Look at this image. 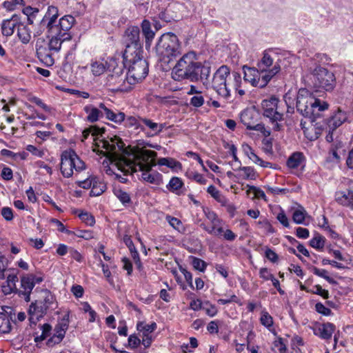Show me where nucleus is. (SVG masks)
Instances as JSON below:
<instances>
[{
    "label": "nucleus",
    "instance_id": "f257e3e1",
    "mask_svg": "<svg viewBox=\"0 0 353 353\" xmlns=\"http://www.w3.org/2000/svg\"><path fill=\"white\" fill-rule=\"evenodd\" d=\"M141 143H138L133 148L125 147V143L119 137L114 136L108 140L102 139L99 146L105 150V155L112 166L123 173L124 175L132 174L138 171L142 172L141 178L151 184H158L155 175L150 173L152 167L156 165L154 158L157 154L152 150H144L148 146L154 148L152 144L146 143L141 148Z\"/></svg>",
    "mask_w": 353,
    "mask_h": 353
},
{
    "label": "nucleus",
    "instance_id": "f03ea898",
    "mask_svg": "<svg viewBox=\"0 0 353 353\" xmlns=\"http://www.w3.org/2000/svg\"><path fill=\"white\" fill-rule=\"evenodd\" d=\"M211 68L199 61L195 52L185 54L176 63L172 70V77L175 81L190 80L191 82L201 81L208 87L210 85Z\"/></svg>",
    "mask_w": 353,
    "mask_h": 353
},
{
    "label": "nucleus",
    "instance_id": "7ed1b4c3",
    "mask_svg": "<svg viewBox=\"0 0 353 353\" xmlns=\"http://www.w3.org/2000/svg\"><path fill=\"white\" fill-rule=\"evenodd\" d=\"M143 53L136 52L132 48H128L123 54L124 67L128 68V83L134 85L144 79L148 74V63L143 59Z\"/></svg>",
    "mask_w": 353,
    "mask_h": 353
},
{
    "label": "nucleus",
    "instance_id": "20e7f679",
    "mask_svg": "<svg viewBox=\"0 0 353 353\" xmlns=\"http://www.w3.org/2000/svg\"><path fill=\"white\" fill-rule=\"evenodd\" d=\"M47 37L49 38L48 46L39 44L37 41L36 44V51L37 57L43 62L46 66H52L54 63V60L52 58L51 52H58L61 50V44L65 41V37L59 34L57 30L47 29Z\"/></svg>",
    "mask_w": 353,
    "mask_h": 353
},
{
    "label": "nucleus",
    "instance_id": "39448f33",
    "mask_svg": "<svg viewBox=\"0 0 353 353\" xmlns=\"http://www.w3.org/2000/svg\"><path fill=\"white\" fill-rule=\"evenodd\" d=\"M41 298L32 302L28 309L29 321L30 324L36 325L43 318L49 310H54L57 303L54 296L48 290L41 291Z\"/></svg>",
    "mask_w": 353,
    "mask_h": 353
},
{
    "label": "nucleus",
    "instance_id": "423d86ee",
    "mask_svg": "<svg viewBox=\"0 0 353 353\" xmlns=\"http://www.w3.org/2000/svg\"><path fill=\"white\" fill-rule=\"evenodd\" d=\"M108 68L111 74L106 78V84L113 90L127 92L131 89V85L128 83V74L123 73L124 65L123 63H118L115 59L111 58L108 63Z\"/></svg>",
    "mask_w": 353,
    "mask_h": 353
},
{
    "label": "nucleus",
    "instance_id": "0eeeda50",
    "mask_svg": "<svg viewBox=\"0 0 353 353\" xmlns=\"http://www.w3.org/2000/svg\"><path fill=\"white\" fill-rule=\"evenodd\" d=\"M328 103L325 101L316 99L306 90H300L296 98V109L303 117H311L314 110L318 108L319 110H325L328 108Z\"/></svg>",
    "mask_w": 353,
    "mask_h": 353
},
{
    "label": "nucleus",
    "instance_id": "6e6552de",
    "mask_svg": "<svg viewBox=\"0 0 353 353\" xmlns=\"http://www.w3.org/2000/svg\"><path fill=\"white\" fill-rule=\"evenodd\" d=\"M261 105L263 110V116L268 118L274 124V129L280 130V125L278 121L283 120V113L286 103L281 102L276 97H271L270 99L262 101Z\"/></svg>",
    "mask_w": 353,
    "mask_h": 353
},
{
    "label": "nucleus",
    "instance_id": "1a4fd4ad",
    "mask_svg": "<svg viewBox=\"0 0 353 353\" xmlns=\"http://www.w3.org/2000/svg\"><path fill=\"white\" fill-rule=\"evenodd\" d=\"M156 50L157 54L162 59H168V62H170L172 57H175L181 54L179 39L172 32L163 34L160 37Z\"/></svg>",
    "mask_w": 353,
    "mask_h": 353
},
{
    "label": "nucleus",
    "instance_id": "9d476101",
    "mask_svg": "<svg viewBox=\"0 0 353 353\" xmlns=\"http://www.w3.org/2000/svg\"><path fill=\"white\" fill-rule=\"evenodd\" d=\"M230 68L227 65H221L214 74L212 81L206 87L211 86L221 97L228 99L230 96V83H228V77L230 75Z\"/></svg>",
    "mask_w": 353,
    "mask_h": 353
},
{
    "label": "nucleus",
    "instance_id": "9b49d317",
    "mask_svg": "<svg viewBox=\"0 0 353 353\" xmlns=\"http://www.w3.org/2000/svg\"><path fill=\"white\" fill-rule=\"evenodd\" d=\"M314 85L327 92L332 91L336 86L334 74L328 69L317 66L312 72Z\"/></svg>",
    "mask_w": 353,
    "mask_h": 353
},
{
    "label": "nucleus",
    "instance_id": "f8f14e48",
    "mask_svg": "<svg viewBox=\"0 0 353 353\" xmlns=\"http://www.w3.org/2000/svg\"><path fill=\"white\" fill-rule=\"evenodd\" d=\"M125 49L132 48L136 52L143 53L142 46L140 40V30L137 26H130L125 31Z\"/></svg>",
    "mask_w": 353,
    "mask_h": 353
},
{
    "label": "nucleus",
    "instance_id": "ddd939ff",
    "mask_svg": "<svg viewBox=\"0 0 353 353\" xmlns=\"http://www.w3.org/2000/svg\"><path fill=\"white\" fill-rule=\"evenodd\" d=\"M258 117L259 114L252 110H245L240 115L241 121L247 129L263 132L265 128L263 124L257 123Z\"/></svg>",
    "mask_w": 353,
    "mask_h": 353
},
{
    "label": "nucleus",
    "instance_id": "4468645a",
    "mask_svg": "<svg viewBox=\"0 0 353 353\" xmlns=\"http://www.w3.org/2000/svg\"><path fill=\"white\" fill-rule=\"evenodd\" d=\"M280 70V65L277 63L270 70L260 69L258 68V75L254 86L260 88H265L272 78L279 73Z\"/></svg>",
    "mask_w": 353,
    "mask_h": 353
},
{
    "label": "nucleus",
    "instance_id": "2eb2a0df",
    "mask_svg": "<svg viewBox=\"0 0 353 353\" xmlns=\"http://www.w3.org/2000/svg\"><path fill=\"white\" fill-rule=\"evenodd\" d=\"M74 22L75 19L72 15H65L59 19L58 24L55 23L50 29L54 28L59 34L65 37V39H71L72 35L70 30Z\"/></svg>",
    "mask_w": 353,
    "mask_h": 353
},
{
    "label": "nucleus",
    "instance_id": "dca6fc26",
    "mask_svg": "<svg viewBox=\"0 0 353 353\" xmlns=\"http://www.w3.org/2000/svg\"><path fill=\"white\" fill-rule=\"evenodd\" d=\"M182 8V4L179 3H170L163 11L159 13V18L167 23L178 21L181 18L180 12Z\"/></svg>",
    "mask_w": 353,
    "mask_h": 353
},
{
    "label": "nucleus",
    "instance_id": "f3484780",
    "mask_svg": "<svg viewBox=\"0 0 353 353\" xmlns=\"http://www.w3.org/2000/svg\"><path fill=\"white\" fill-rule=\"evenodd\" d=\"M74 151L73 150H65L61 157V172L64 177L69 178L73 174Z\"/></svg>",
    "mask_w": 353,
    "mask_h": 353
},
{
    "label": "nucleus",
    "instance_id": "a211bd4d",
    "mask_svg": "<svg viewBox=\"0 0 353 353\" xmlns=\"http://www.w3.org/2000/svg\"><path fill=\"white\" fill-rule=\"evenodd\" d=\"M157 324L153 322L151 324H145L143 322H139L137 325V329L141 333V342L145 347L148 348L151 345L152 342V333L156 330Z\"/></svg>",
    "mask_w": 353,
    "mask_h": 353
},
{
    "label": "nucleus",
    "instance_id": "6ab92c4d",
    "mask_svg": "<svg viewBox=\"0 0 353 353\" xmlns=\"http://www.w3.org/2000/svg\"><path fill=\"white\" fill-rule=\"evenodd\" d=\"M34 285L32 281V279L29 274L24 275L21 277V288L19 290V295L23 298L26 302L30 301V294Z\"/></svg>",
    "mask_w": 353,
    "mask_h": 353
},
{
    "label": "nucleus",
    "instance_id": "aec40b11",
    "mask_svg": "<svg viewBox=\"0 0 353 353\" xmlns=\"http://www.w3.org/2000/svg\"><path fill=\"white\" fill-rule=\"evenodd\" d=\"M59 16L58 8L56 6H50L40 23L41 28L50 29L56 23Z\"/></svg>",
    "mask_w": 353,
    "mask_h": 353
},
{
    "label": "nucleus",
    "instance_id": "412c9836",
    "mask_svg": "<svg viewBox=\"0 0 353 353\" xmlns=\"http://www.w3.org/2000/svg\"><path fill=\"white\" fill-rule=\"evenodd\" d=\"M347 119V116L346 112L342 111L341 109H338V110L327 120V127L332 131H334Z\"/></svg>",
    "mask_w": 353,
    "mask_h": 353
},
{
    "label": "nucleus",
    "instance_id": "4be33fe9",
    "mask_svg": "<svg viewBox=\"0 0 353 353\" xmlns=\"http://www.w3.org/2000/svg\"><path fill=\"white\" fill-rule=\"evenodd\" d=\"M99 108L103 110L105 118L117 124H120L125 120V114L122 112H114L108 108L103 103H99Z\"/></svg>",
    "mask_w": 353,
    "mask_h": 353
},
{
    "label": "nucleus",
    "instance_id": "5701e85b",
    "mask_svg": "<svg viewBox=\"0 0 353 353\" xmlns=\"http://www.w3.org/2000/svg\"><path fill=\"white\" fill-rule=\"evenodd\" d=\"M87 114L86 121L90 123L97 122L100 118L104 116L103 110L99 107L96 108L92 105H87L83 108Z\"/></svg>",
    "mask_w": 353,
    "mask_h": 353
},
{
    "label": "nucleus",
    "instance_id": "b1692460",
    "mask_svg": "<svg viewBox=\"0 0 353 353\" xmlns=\"http://www.w3.org/2000/svg\"><path fill=\"white\" fill-rule=\"evenodd\" d=\"M335 328V325L332 323H323L314 330V334L323 339L328 340L331 339Z\"/></svg>",
    "mask_w": 353,
    "mask_h": 353
},
{
    "label": "nucleus",
    "instance_id": "393cba45",
    "mask_svg": "<svg viewBox=\"0 0 353 353\" xmlns=\"http://www.w3.org/2000/svg\"><path fill=\"white\" fill-rule=\"evenodd\" d=\"M141 27L142 34L145 41V47L150 48L154 37L155 32L152 30L151 23L147 19H144L142 21Z\"/></svg>",
    "mask_w": 353,
    "mask_h": 353
},
{
    "label": "nucleus",
    "instance_id": "a878e982",
    "mask_svg": "<svg viewBox=\"0 0 353 353\" xmlns=\"http://www.w3.org/2000/svg\"><path fill=\"white\" fill-rule=\"evenodd\" d=\"M18 16L14 14L10 19L4 20L1 25L2 34L8 37L13 34L14 28L18 23Z\"/></svg>",
    "mask_w": 353,
    "mask_h": 353
},
{
    "label": "nucleus",
    "instance_id": "bb28decb",
    "mask_svg": "<svg viewBox=\"0 0 353 353\" xmlns=\"http://www.w3.org/2000/svg\"><path fill=\"white\" fill-rule=\"evenodd\" d=\"M244 72V80L250 82L252 85L254 86L256 77L258 75V68H250L247 65L243 67Z\"/></svg>",
    "mask_w": 353,
    "mask_h": 353
},
{
    "label": "nucleus",
    "instance_id": "cd10ccee",
    "mask_svg": "<svg viewBox=\"0 0 353 353\" xmlns=\"http://www.w3.org/2000/svg\"><path fill=\"white\" fill-rule=\"evenodd\" d=\"M69 326V313L65 314L57 323L54 327V332L60 336H65V332Z\"/></svg>",
    "mask_w": 353,
    "mask_h": 353
},
{
    "label": "nucleus",
    "instance_id": "c85d7f7f",
    "mask_svg": "<svg viewBox=\"0 0 353 353\" xmlns=\"http://www.w3.org/2000/svg\"><path fill=\"white\" fill-rule=\"evenodd\" d=\"M303 159L304 157L301 152H294L288 158L287 165L290 168H296L301 165Z\"/></svg>",
    "mask_w": 353,
    "mask_h": 353
},
{
    "label": "nucleus",
    "instance_id": "c756f323",
    "mask_svg": "<svg viewBox=\"0 0 353 353\" xmlns=\"http://www.w3.org/2000/svg\"><path fill=\"white\" fill-rule=\"evenodd\" d=\"M17 34L21 42L25 44L28 43L31 39V35L28 28H27L23 24H18Z\"/></svg>",
    "mask_w": 353,
    "mask_h": 353
},
{
    "label": "nucleus",
    "instance_id": "7c9ffc66",
    "mask_svg": "<svg viewBox=\"0 0 353 353\" xmlns=\"http://www.w3.org/2000/svg\"><path fill=\"white\" fill-rule=\"evenodd\" d=\"M140 121L141 123L145 124L150 130H151L154 134H159L164 128V124L162 123H157L155 122H153L152 120L147 119V118H140Z\"/></svg>",
    "mask_w": 353,
    "mask_h": 353
},
{
    "label": "nucleus",
    "instance_id": "2f4dec72",
    "mask_svg": "<svg viewBox=\"0 0 353 353\" xmlns=\"http://www.w3.org/2000/svg\"><path fill=\"white\" fill-rule=\"evenodd\" d=\"M106 189L104 183L100 181L97 178L94 179V183L90 190V195L91 196H97L101 195Z\"/></svg>",
    "mask_w": 353,
    "mask_h": 353
},
{
    "label": "nucleus",
    "instance_id": "473e14b6",
    "mask_svg": "<svg viewBox=\"0 0 353 353\" xmlns=\"http://www.w3.org/2000/svg\"><path fill=\"white\" fill-rule=\"evenodd\" d=\"M159 165H165L173 170H180L182 168L181 163L172 158H160L158 160Z\"/></svg>",
    "mask_w": 353,
    "mask_h": 353
},
{
    "label": "nucleus",
    "instance_id": "72a5a7b5",
    "mask_svg": "<svg viewBox=\"0 0 353 353\" xmlns=\"http://www.w3.org/2000/svg\"><path fill=\"white\" fill-rule=\"evenodd\" d=\"M238 171H241L243 172V174H239L238 176L239 177H241L243 179H251L254 180L256 178V172H255L254 169L252 167L246 166V167H241L239 166V168L237 170Z\"/></svg>",
    "mask_w": 353,
    "mask_h": 353
},
{
    "label": "nucleus",
    "instance_id": "f704fd0d",
    "mask_svg": "<svg viewBox=\"0 0 353 353\" xmlns=\"http://www.w3.org/2000/svg\"><path fill=\"white\" fill-rule=\"evenodd\" d=\"M336 200L341 204L353 209V191L348 190L347 193H343L341 196H338Z\"/></svg>",
    "mask_w": 353,
    "mask_h": 353
},
{
    "label": "nucleus",
    "instance_id": "c9c22d12",
    "mask_svg": "<svg viewBox=\"0 0 353 353\" xmlns=\"http://www.w3.org/2000/svg\"><path fill=\"white\" fill-rule=\"evenodd\" d=\"M318 124L317 123L315 125H313L310 128H307L304 130V134L306 138L310 141L316 140L321 134L322 128L316 127L315 125Z\"/></svg>",
    "mask_w": 353,
    "mask_h": 353
},
{
    "label": "nucleus",
    "instance_id": "e433bc0d",
    "mask_svg": "<svg viewBox=\"0 0 353 353\" xmlns=\"http://www.w3.org/2000/svg\"><path fill=\"white\" fill-rule=\"evenodd\" d=\"M141 117H128V118H125L124 124L126 128H132L134 130L140 129L141 130H144L143 127L141 125V121H140Z\"/></svg>",
    "mask_w": 353,
    "mask_h": 353
},
{
    "label": "nucleus",
    "instance_id": "4c0bfd02",
    "mask_svg": "<svg viewBox=\"0 0 353 353\" xmlns=\"http://www.w3.org/2000/svg\"><path fill=\"white\" fill-rule=\"evenodd\" d=\"M114 192L117 198L123 205L128 206L132 203L130 196L128 192L121 189H115Z\"/></svg>",
    "mask_w": 353,
    "mask_h": 353
},
{
    "label": "nucleus",
    "instance_id": "58836bf2",
    "mask_svg": "<svg viewBox=\"0 0 353 353\" xmlns=\"http://www.w3.org/2000/svg\"><path fill=\"white\" fill-rule=\"evenodd\" d=\"M207 192L213 197L216 201L225 204L226 203L225 197L218 190L215 186L211 185L208 188Z\"/></svg>",
    "mask_w": 353,
    "mask_h": 353
},
{
    "label": "nucleus",
    "instance_id": "ea45409f",
    "mask_svg": "<svg viewBox=\"0 0 353 353\" xmlns=\"http://www.w3.org/2000/svg\"><path fill=\"white\" fill-rule=\"evenodd\" d=\"M273 64V59L268 51H265L261 60L258 63L257 68L260 69L270 70Z\"/></svg>",
    "mask_w": 353,
    "mask_h": 353
},
{
    "label": "nucleus",
    "instance_id": "a19ab883",
    "mask_svg": "<svg viewBox=\"0 0 353 353\" xmlns=\"http://www.w3.org/2000/svg\"><path fill=\"white\" fill-rule=\"evenodd\" d=\"M11 330V323L9 317L0 312V332L8 333Z\"/></svg>",
    "mask_w": 353,
    "mask_h": 353
},
{
    "label": "nucleus",
    "instance_id": "79ce46f5",
    "mask_svg": "<svg viewBox=\"0 0 353 353\" xmlns=\"http://www.w3.org/2000/svg\"><path fill=\"white\" fill-rule=\"evenodd\" d=\"M325 239L324 236L319 234H316L310 241V245L316 250H322L325 246Z\"/></svg>",
    "mask_w": 353,
    "mask_h": 353
},
{
    "label": "nucleus",
    "instance_id": "37998d69",
    "mask_svg": "<svg viewBox=\"0 0 353 353\" xmlns=\"http://www.w3.org/2000/svg\"><path fill=\"white\" fill-rule=\"evenodd\" d=\"M183 183L179 177H172L167 185L168 189L173 192L178 193V191L182 188Z\"/></svg>",
    "mask_w": 353,
    "mask_h": 353
},
{
    "label": "nucleus",
    "instance_id": "c03bdc74",
    "mask_svg": "<svg viewBox=\"0 0 353 353\" xmlns=\"http://www.w3.org/2000/svg\"><path fill=\"white\" fill-rule=\"evenodd\" d=\"M312 272L316 276L325 279L327 282L331 284L336 285L337 282L328 276V272L324 269H319L316 267L312 268Z\"/></svg>",
    "mask_w": 353,
    "mask_h": 353
},
{
    "label": "nucleus",
    "instance_id": "a18cd8bd",
    "mask_svg": "<svg viewBox=\"0 0 353 353\" xmlns=\"http://www.w3.org/2000/svg\"><path fill=\"white\" fill-rule=\"evenodd\" d=\"M103 132L104 130L92 125L83 131V137L84 139H86L90 134H92L93 136H97L99 134H101Z\"/></svg>",
    "mask_w": 353,
    "mask_h": 353
},
{
    "label": "nucleus",
    "instance_id": "49530a36",
    "mask_svg": "<svg viewBox=\"0 0 353 353\" xmlns=\"http://www.w3.org/2000/svg\"><path fill=\"white\" fill-rule=\"evenodd\" d=\"M91 70L94 76H99L105 71V66L103 63L94 62L91 65Z\"/></svg>",
    "mask_w": 353,
    "mask_h": 353
},
{
    "label": "nucleus",
    "instance_id": "de8ad7c7",
    "mask_svg": "<svg viewBox=\"0 0 353 353\" xmlns=\"http://www.w3.org/2000/svg\"><path fill=\"white\" fill-rule=\"evenodd\" d=\"M166 220L169 224L175 230L180 231L181 229L183 228L182 222L179 219L168 215L166 216Z\"/></svg>",
    "mask_w": 353,
    "mask_h": 353
},
{
    "label": "nucleus",
    "instance_id": "09e8293b",
    "mask_svg": "<svg viewBox=\"0 0 353 353\" xmlns=\"http://www.w3.org/2000/svg\"><path fill=\"white\" fill-rule=\"evenodd\" d=\"M261 323L266 327H270L273 325V319L267 312H263L260 319Z\"/></svg>",
    "mask_w": 353,
    "mask_h": 353
},
{
    "label": "nucleus",
    "instance_id": "8fccbe9b",
    "mask_svg": "<svg viewBox=\"0 0 353 353\" xmlns=\"http://www.w3.org/2000/svg\"><path fill=\"white\" fill-rule=\"evenodd\" d=\"M305 217V211L304 210H296L292 216L293 221L298 224L303 223Z\"/></svg>",
    "mask_w": 353,
    "mask_h": 353
},
{
    "label": "nucleus",
    "instance_id": "3c124183",
    "mask_svg": "<svg viewBox=\"0 0 353 353\" xmlns=\"http://www.w3.org/2000/svg\"><path fill=\"white\" fill-rule=\"evenodd\" d=\"M192 265L194 268L201 272H204L206 268V263L205 261L194 256L192 257Z\"/></svg>",
    "mask_w": 353,
    "mask_h": 353
},
{
    "label": "nucleus",
    "instance_id": "603ef678",
    "mask_svg": "<svg viewBox=\"0 0 353 353\" xmlns=\"http://www.w3.org/2000/svg\"><path fill=\"white\" fill-rule=\"evenodd\" d=\"M72 159H74V170L77 172H80L85 168V163L77 156L75 152Z\"/></svg>",
    "mask_w": 353,
    "mask_h": 353
},
{
    "label": "nucleus",
    "instance_id": "864d4df0",
    "mask_svg": "<svg viewBox=\"0 0 353 353\" xmlns=\"http://www.w3.org/2000/svg\"><path fill=\"white\" fill-rule=\"evenodd\" d=\"M248 187L249 188V190L247 191L248 193H249L250 191H252L255 198L263 199L264 200H266L265 194L262 190L254 185H248Z\"/></svg>",
    "mask_w": 353,
    "mask_h": 353
},
{
    "label": "nucleus",
    "instance_id": "5fc2aeb1",
    "mask_svg": "<svg viewBox=\"0 0 353 353\" xmlns=\"http://www.w3.org/2000/svg\"><path fill=\"white\" fill-rule=\"evenodd\" d=\"M79 218L85 223L88 225H93L95 223V220L93 216L88 212H81L79 214Z\"/></svg>",
    "mask_w": 353,
    "mask_h": 353
},
{
    "label": "nucleus",
    "instance_id": "6e6d98bb",
    "mask_svg": "<svg viewBox=\"0 0 353 353\" xmlns=\"http://www.w3.org/2000/svg\"><path fill=\"white\" fill-rule=\"evenodd\" d=\"M6 259L3 255L0 254V280H3L6 278Z\"/></svg>",
    "mask_w": 353,
    "mask_h": 353
},
{
    "label": "nucleus",
    "instance_id": "4d7b16f0",
    "mask_svg": "<svg viewBox=\"0 0 353 353\" xmlns=\"http://www.w3.org/2000/svg\"><path fill=\"white\" fill-rule=\"evenodd\" d=\"M190 104L196 108L202 106L204 103V98L199 94L195 95L190 99Z\"/></svg>",
    "mask_w": 353,
    "mask_h": 353
},
{
    "label": "nucleus",
    "instance_id": "13d9d810",
    "mask_svg": "<svg viewBox=\"0 0 353 353\" xmlns=\"http://www.w3.org/2000/svg\"><path fill=\"white\" fill-rule=\"evenodd\" d=\"M142 343L141 340L134 334L130 335L128 338V346L132 349L137 348Z\"/></svg>",
    "mask_w": 353,
    "mask_h": 353
},
{
    "label": "nucleus",
    "instance_id": "bf43d9fd",
    "mask_svg": "<svg viewBox=\"0 0 353 353\" xmlns=\"http://www.w3.org/2000/svg\"><path fill=\"white\" fill-rule=\"evenodd\" d=\"M315 308H316V310L323 314V315H325V316H330L331 314H332V310L325 307L323 303H317L316 305H315Z\"/></svg>",
    "mask_w": 353,
    "mask_h": 353
},
{
    "label": "nucleus",
    "instance_id": "052dcab7",
    "mask_svg": "<svg viewBox=\"0 0 353 353\" xmlns=\"http://www.w3.org/2000/svg\"><path fill=\"white\" fill-rule=\"evenodd\" d=\"M96 177L88 178L83 181H79L77 182V183L79 187H81L83 189H89V188L92 189V186L94 183V179Z\"/></svg>",
    "mask_w": 353,
    "mask_h": 353
},
{
    "label": "nucleus",
    "instance_id": "680f3d73",
    "mask_svg": "<svg viewBox=\"0 0 353 353\" xmlns=\"http://www.w3.org/2000/svg\"><path fill=\"white\" fill-rule=\"evenodd\" d=\"M1 215L6 221H12L13 219V212L10 208L3 207L1 209Z\"/></svg>",
    "mask_w": 353,
    "mask_h": 353
},
{
    "label": "nucleus",
    "instance_id": "e2e57ef3",
    "mask_svg": "<svg viewBox=\"0 0 353 353\" xmlns=\"http://www.w3.org/2000/svg\"><path fill=\"white\" fill-rule=\"evenodd\" d=\"M259 276L265 281L271 280L274 277L273 274H272L266 268H262L260 269Z\"/></svg>",
    "mask_w": 353,
    "mask_h": 353
},
{
    "label": "nucleus",
    "instance_id": "0e129e2a",
    "mask_svg": "<svg viewBox=\"0 0 353 353\" xmlns=\"http://www.w3.org/2000/svg\"><path fill=\"white\" fill-rule=\"evenodd\" d=\"M233 85L232 87L234 89L237 90L241 83V76L239 72H234L232 74Z\"/></svg>",
    "mask_w": 353,
    "mask_h": 353
},
{
    "label": "nucleus",
    "instance_id": "69168bd1",
    "mask_svg": "<svg viewBox=\"0 0 353 353\" xmlns=\"http://www.w3.org/2000/svg\"><path fill=\"white\" fill-rule=\"evenodd\" d=\"M64 336H60L59 335V334L54 332V335L50 339H48L47 344L49 346H52L55 344H59V343L61 342Z\"/></svg>",
    "mask_w": 353,
    "mask_h": 353
},
{
    "label": "nucleus",
    "instance_id": "338daca9",
    "mask_svg": "<svg viewBox=\"0 0 353 353\" xmlns=\"http://www.w3.org/2000/svg\"><path fill=\"white\" fill-rule=\"evenodd\" d=\"M265 256L272 263H276L278 261V255L277 254L270 248H267L265 250Z\"/></svg>",
    "mask_w": 353,
    "mask_h": 353
},
{
    "label": "nucleus",
    "instance_id": "774afa93",
    "mask_svg": "<svg viewBox=\"0 0 353 353\" xmlns=\"http://www.w3.org/2000/svg\"><path fill=\"white\" fill-rule=\"evenodd\" d=\"M207 218L212 222V225H218L220 223V220L217 218L216 214L212 211L205 212Z\"/></svg>",
    "mask_w": 353,
    "mask_h": 353
}]
</instances>
